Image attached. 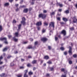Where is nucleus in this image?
Segmentation results:
<instances>
[{
    "label": "nucleus",
    "mask_w": 77,
    "mask_h": 77,
    "mask_svg": "<svg viewBox=\"0 0 77 77\" xmlns=\"http://www.w3.org/2000/svg\"><path fill=\"white\" fill-rule=\"evenodd\" d=\"M14 35H15V36L13 38V39L14 41H15V42H17V41H18V39H16L15 38V37H18V32H16L14 34Z\"/></svg>",
    "instance_id": "1"
},
{
    "label": "nucleus",
    "mask_w": 77,
    "mask_h": 77,
    "mask_svg": "<svg viewBox=\"0 0 77 77\" xmlns=\"http://www.w3.org/2000/svg\"><path fill=\"white\" fill-rule=\"evenodd\" d=\"M39 17L41 18L42 17L43 19L45 18L46 17V15L45 14H40L39 15Z\"/></svg>",
    "instance_id": "2"
},
{
    "label": "nucleus",
    "mask_w": 77,
    "mask_h": 77,
    "mask_svg": "<svg viewBox=\"0 0 77 77\" xmlns=\"http://www.w3.org/2000/svg\"><path fill=\"white\" fill-rule=\"evenodd\" d=\"M7 39V38H0V40L1 41H4V40L5 41V44H8V42L6 41Z\"/></svg>",
    "instance_id": "3"
},
{
    "label": "nucleus",
    "mask_w": 77,
    "mask_h": 77,
    "mask_svg": "<svg viewBox=\"0 0 77 77\" xmlns=\"http://www.w3.org/2000/svg\"><path fill=\"white\" fill-rule=\"evenodd\" d=\"M26 20V19L25 17H23L22 18V21H21V23L23 24V25H25L26 24V23L25 22V21Z\"/></svg>",
    "instance_id": "4"
},
{
    "label": "nucleus",
    "mask_w": 77,
    "mask_h": 77,
    "mask_svg": "<svg viewBox=\"0 0 77 77\" xmlns=\"http://www.w3.org/2000/svg\"><path fill=\"white\" fill-rule=\"evenodd\" d=\"M73 23H76L77 22V19H76V16H74L73 18Z\"/></svg>",
    "instance_id": "5"
},
{
    "label": "nucleus",
    "mask_w": 77,
    "mask_h": 77,
    "mask_svg": "<svg viewBox=\"0 0 77 77\" xmlns=\"http://www.w3.org/2000/svg\"><path fill=\"white\" fill-rule=\"evenodd\" d=\"M52 25L53 28H54V22H51V23L49 25L50 26Z\"/></svg>",
    "instance_id": "6"
},
{
    "label": "nucleus",
    "mask_w": 77,
    "mask_h": 77,
    "mask_svg": "<svg viewBox=\"0 0 77 77\" xmlns=\"http://www.w3.org/2000/svg\"><path fill=\"white\" fill-rule=\"evenodd\" d=\"M42 41L43 42H45L47 41V38H42L41 39Z\"/></svg>",
    "instance_id": "7"
},
{
    "label": "nucleus",
    "mask_w": 77,
    "mask_h": 77,
    "mask_svg": "<svg viewBox=\"0 0 77 77\" xmlns=\"http://www.w3.org/2000/svg\"><path fill=\"white\" fill-rule=\"evenodd\" d=\"M61 71H64V73L65 74H66V73H67V70H65L64 69H61Z\"/></svg>",
    "instance_id": "8"
},
{
    "label": "nucleus",
    "mask_w": 77,
    "mask_h": 77,
    "mask_svg": "<svg viewBox=\"0 0 77 77\" xmlns=\"http://www.w3.org/2000/svg\"><path fill=\"white\" fill-rule=\"evenodd\" d=\"M61 33H62L64 36H65L66 35V31L65 30H63L61 32Z\"/></svg>",
    "instance_id": "9"
},
{
    "label": "nucleus",
    "mask_w": 77,
    "mask_h": 77,
    "mask_svg": "<svg viewBox=\"0 0 77 77\" xmlns=\"http://www.w3.org/2000/svg\"><path fill=\"white\" fill-rule=\"evenodd\" d=\"M42 25V23H41V22H38L36 23V26H41Z\"/></svg>",
    "instance_id": "10"
},
{
    "label": "nucleus",
    "mask_w": 77,
    "mask_h": 77,
    "mask_svg": "<svg viewBox=\"0 0 77 77\" xmlns=\"http://www.w3.org/2000/svg\"><path fill=\"white\" fill-rule=\"evenodd\" d=\"M57 6H58V5L60 7H62V6H63V5L62 4H60V3H57Z\"/></svg>",
    "instance_id": "11"
},
{
    "label": "nucleus",
    "mask_w": 77,
    "mask_h": 77,
    "mask_svg": "<svg viewBox=\"0 0 77 77\" xmlns=\"http://www.w3.org/2000/svg\"><path fill=\"white\" fill-rule=\"evenodd\" d=\"M8 48H9V47H6L3 49V51H6V50H7Z\"/></svg>",
    "instance_id": "12"
},
{
    "label": "nucleus",
    "mask_w": 77,
    "mask_h": 77,
    "mask_svg": "<svg viewBox=\"0 0 77 77\" xmlns=\"http://www.w3.org/2000/svg\"><path fill=\"white\" fill-rule=\"evenodd\" d=\"M3 59V57H2V56H1V57H0V64H2L3 63L2 62H1V60Z\"/></svg>",
    "instance_id": "13"
},
{
    "label": "nucleus",
    "mask_w": 77,
    "mask_h": 77,
    "mask_svg": "<svg viewBox=\"0 0 77 77\" xmlns=\"http://www.w3.org/2000/svg\"><path fill=\"white\" fill-rule=\"evenodd\" d=\"M63 21H65V22H66V21H68V19L65 18L63 17Z\"/></svg>",
    "instance_id": "14"
},
{
    "label": "nucleus",
    "mask_w": 77,
    "mask_h": 77,
    "mask_svg": "<svg viewBox=\"0 0 77 77\" xmlns=\"http://www.w3.org/2000/svg\"><path fill=\"white\" fill-rule=\"evenodd\" d=\"M28 12V9L26 8L23 10V12H25V13H27V12Z\"/></svg>",
    "instance_id": "15"
},
{
    "label": "nucleus",
    "mask_w": 77,
    "mask_h": 77,
    "mask_svg": "<svg viewBox=\"0 0 77 77\" xmlns=\"http://www.w3.org/2000/svg\"><path fill=\"white\" fill-rule=\"evenodd\" d=\"M44 58L45 59H49V57L48 56H46L44 57Z\"/></svg>",
    "instance_id": "16"
},
{
    "label": "nucleus",
    "mask_w": 77,
    "mask_h": 77,
    "mask_svg": "<svg viewBox=\"0 0 77 77\" xmlns=\"http://www.w3.org/2000/svg\"><path fill=\"white\" fill-rule=\"evenodd\" d=\"M69 53L70 55H71L72 54V51H71V50H69Z\"/></svg>",
    "instance_id": "17"
},
{
    "label": "nucleus",
    "mask_w": 77,
    "mask_h": 77,
    "mask_svg": "<svg viewBox=\"0 0 77 77\" xmlns=\"http://www.w3.org/2000/svg\"><path fill=\"white\" fill-rule=\"evenodd\" d=\"M9 3H5V6H9Z\"/></svg>",
    "instance_id": "18"
},
{
    "label": "nucleus",
    "mask_w": 77,
    "mask_h": 77,
    "mask_svg": "<svg viewBox=\"0 0 77 77\" xmlns=\"http://www.w3.org/2000/svg\"><path fill=\"white\" fill-rule=\"evenodd\" d=\"M21 24H20L18 26V30H20L21 28Z\"/></svg>",
    "instance_id": "19"
},
{
    "label": "nucleus",
    "mask_w": 77,
    "mask_h": 77,
    "mask_svg": "<svg viewBox=\"0 0 77 77\" xmlns=\"http://www.w3.org/2000/svg\"><path fill=\"white\" fill-rule=\"evenodd\" d=\"M36 63V60H34L32 61V63L34 64V63Z\"/></svg>",
    "instance_id": "20"
},
{
    "label": "nucleus",
    "mask_w": 77,
    "mask_h": 77,
    "mask_svg": "<svg viewBox=\"0 0 77 77\" xmlns=\"http://www.w3.org/2000/svg\"><path fill=\"white\" fill-rule=\"evenodd\" d=\"M32 74H33V72L30 71L29 72V75H32Z\"/></svg>",
    "instance_id": "21"
},
{
    "label": "nucleus",
    "mask_w": 77,
    "mask_h": 77,
    "mask_svg": "<svg viewBox=\"0 0 77 77\" xmlns=\"http://www.w3.org/2000/svg\"><path fill=\"white\" fill-rule=\"evenodd\" d=\"M60 49L61 50H65V48L63 47H61L60 48Z\"/></svg>",
    "instance_id": "22"
},
{
    "label": "nucleus",
    "mask_w": 77,
    "mask_h": 77,
    "mask_svg": "<svg viewBox=\"0 0 77 77\" xmlns=\"http://www.w3.org/2000/svg\"><path fill=\"white\" fill-rule=\"evenodd\" d=\"M69 64H71L72 63V62L71 60H69Z\"/></svg>",
    "instance_id": "23"
},
{
    "label": "nucleus",
    "mask_w": 77,
    "mask_h": 77,
    "mask_svg": "<svg viewBox=\"0 0 77 77\" xmlns=\"http://www.w3.org/2000/svg\"><path fill=\"white\" fill-rule=\"evenodd\" d=\"M65 13H66V14H69V11L66 10L65 11Z\"/></svg>",
    "instance_id": "24"
},
{
    "label": "nucleus",
    "mask_w": 77,
    "mask_h": 77,
    "mask_svg": "<svg viewBox=\"0 0 77 77\" xmlns=\"http://www.w3.org/2000/svg\"><path fill=\"white\" fill-rule=\"evenodd\" d=\"M54 14H55V12H52V13H51V15H53Z\"/></svg>",
    "instance_id": "25"
},
{
    "label": "nucleus",
    "mask_w": 77,
    "mask_h": 77,
    "mask_svg": "<svg viewBox=\"0 0 77 77\" xmlns=\"http://www.w3.org/2000/svg\"><path fill=\"white\" fill-rule=\"evenodd\" d=\"M2 30V26L0 25V32H1Z\"/></svg>",
    "instance_id": "26"
},
{
    "label": "nucleus",
    "mask_w": 77,
    "mask_h": 77,
    "mask_svg": "<svg viewBox=\"0 0 77 77\" xmlns=\"http://www.w3.org/2000/svg\"><path fill=\"white\" fill-rule=\"evenodd\" d=\"M10 66H14V63H11V64H10Z\"/></svg>",
    "instance_id": "27"
},
{
    "label": "nucleus",
    "mask_w": 77,
    "mask_h": 77,
    "mask_svg": "<svg viewBox=\"0 0 77 77\" xmlns=\"http://www.w3.org/2000/svg\"><path fill=\"white\" fill-rule=\"evenodd\" d=\"M73 19V18H71L69 20V21L70 22V23H71L72 21V19Z\"/></svg>",
    "instance_id": "28"
},
{
    "label": "nucleus",
    "mask_w": 77,
    "mask_h": 77,
    "mask_svg": "<svg viewBox=\"0 0 77 77\" xmlns=\"http://www.w3.org/2000/svg\"><path fill=\"white\" fill-rule=\"evenodd\" d=\"M4 68V66L0 67V69H3Z\"/></svg>",
    "instance_id": "29"
},
{
    "label": "nucleus",
    "mask_w": 77,
    "mask_h": 77,
    "mask_svg": "<svg viewBox=\"0 0 77 77\" xmlns=\"http://www.w3.org/2000/svg\"><path fill=\"white\" fill-rule=\"evenodd\" d=\"M22 74L19 75H17V77H22Z\"/></svg>",
    "instance_id": "30"
},
{
    "label": "nucleus",
    "mask_w": 77,
    "mask_h": 77,
    "mask_svg": "<svg viewBox=\"0 0 77 77\" xmlns=\"http://www.w3.org/2000/svg\"><path fill=\"white\" fill-rule=\"evenodd\" d=\"M5 73H3L0 75L1 77H3L5 75Z\"/></svg>",
    "instance_id": "31"
},
{
    "label": "nucleus",
    "mask_w": 77,
    "mask_h": 77,
    "mask_svg": "<svg viewBox=\"0 0 77 77\" xmlns=\"http://www.w3.org/2000/svg\"><path fill=\"white\" fill-rule=\"evenodd\" d=\"M44 24L45 26H47L48 25V23L45 22L44 23Z\"/></svg>",
    "instance_id": "32"
},
{
    "label": "nucleus",
    "mask_w": 77,
    "mask_h": 77,
    "mask_svg": "<svg viewBox=\"0 0 77 77\" xmlns=\"http://www.w3.org/2000/svg\"><path fill=\"white\" fill-rule=\"evenodd\" d=\"M24 72H25V73L24 74H26L27 73V72H28V70H26L24 71Z\"/></svg>",
    "instance_id": "33"
},
{
    "label": "nucleus",
    "mask_w": 77,
    "mask_h": 77,
    "mask_svg": "<svg viewBox=\"0 0 77 77\" xmlns=\"http://www.w3.org/2000/svg\"><path fill=\"white\" fill-rule=\"evenodd\" d=\"M70 29L71 30H74V27H71Z\"/></svg>",
    "instance_id": "34"
},
{
    "label": "nucleus",
    "mask_w": 77,
    "mask_h": 77,
    "mask_svg": "<svg viewBox=\"0 0 77 77\" xmlns=\"http://www.w3.org/2000/svg\"><path fill=\"white\" fill-rule=\"evenodd\" d=\"M42 33H44L45 32V30L43 29L42 30Z\"/></svg>",
    "instance_id": "35"
},
{
    "label": "nucleus",
    "mask_w": 77,
    "mask_h": 77,
    "mask_svg": "<svg viewBox=\"0 0 77 77\" xmlns=\"http://www.w3.org/2000/svg\"><path fill=\"white\" fill-rule=\"evenodd\" d=\"M47 63L49 64H51V61H49L47 62Z\"/></svg>",
    "instance_id": "36"
},
{
    "label": "nucleus",
    "mask_w": 77,
    "mask_h": 77,
    "mask_svg": "<svg viewBox=\"0 0 77 77\" xmlns=\"http://www.w3.org/2000/svg\"><path fill=\"white\" fill-rule=\"evenodd\" d=\"M73 57H77V55L76 54H74L73 56Z\"/></svg>",
    "instance_id": "37"
},
{
    "label": "nucleus",
    "mask_w": 77,
    "mask_h": 77,
    "mask_svg": "<svg viewBox=\"0 0 77 77\" xmlns=\"http://www.w3.org/2000/svg\"><path fill=\"white\" fill-rule=\"evenodd\" d=\"M57 20H58V21H60V17H58L57 18Z\"/></svg>",
    "instance_id": "38"
},
{
    "label": "nucleus",
    "mask_w": 77,
    "mask_h": 77,
    "mask_svg": "<svg viewBox=\"0 0 77 77\" xmlns=\"http://www.w3.org/2000/svg\"><path fill=\"white\" fill-rule=\"evenodd\" d=\"M28 76L27 75H26V74H24V77H28Z\"/></svg>",
    "instance_id": "39"
},
{
    "label": "nucleus",
    "mask_w": 77,
    "mask_h": 77,
    "mask_svg": "<svg viewBox=\"0 0 77 77\" xmlns=\"http://www.w3.org/2000/svg\"><path fill=\"white\" fill-rule=\"evenodd\" d=\"M37 29H38V30H40L41 28H40V27H37Z\"/></svg>",
    "instance_id": "40"
},
{
    "label": "nucleus",
    "mask_w": 77,
    "mask_h": 77,
    "mask_svg": "<svg viewBox=\"0 0 77 77\" xmlns=\"http://www.w3.org/2000/svg\"><path fill=\"white\" fill-rule=\"evenodd\" d=\"M62 77H66V75H62Z\"/></svg>",
    "instance_id": "41"
},
{
    "label": "nucleus",
    "mask_w": 77,
    "mask_h": 77,
    "mask_svg": "<svg viewBox=\"0 0 77 77\" xmlns=\"http://www.w3.org/2000/svg\"><path fill=\"white\" fill-rule=\"evenodd\" d=\"M24 68V67H23V66H21L20 67V69H23V68Z\"/></svg>",
    "instance_id": "42"
},
{
    "label": "nucleus",
    "mask_w": 77,
    "mask_h": 77,
    "mask_svg": "<svg viewBox=\"0 0 77 77\" xmlns=\"http://www.w3.org/2000/svg\"><path fill=\"white\" fill-rule=\"evenodd\" d=\"M48 48L49 50H51V48L50 46H48Z\"/></svg>",
    "instance_id": "43"
},
{
    "label": "nucleus",
    "mask_w": 77,
    "mask_h": 77,
    "mask_svg": "<svg viewBox=\"0 0 77 77\" xmlns=\"http://www.w3.org/2000/svg\"><path fill=\"white\" fill-rule=\"evenodd\" d=\"M30 41H33V39L31 38H30Z\"/></svg>",
    "instance_id": "44"
},
{
    "label": "nucleus",
    "mask_w": 77,
    "mask_h": 77,
    "mask_svg": "<svg viewBox=\"0 0 77 77\" xmlns=\"http://www.w3.org/2000/svg\"><path fill=\"white\" fill-rule=\"evenodd\" d=\"M58 39V38H57V37H55V41H57Z\"/></svg>",
    "instance_id": "45"
},
{
    "label": "nucleus",
    "mask_w": 77,
    "mask_h": 77,
    "mask_svg": "<svg viewBox=\"0 0 77 77\" xmlns=\"http://www.w3.org/2000/svg\"><path fill=\"white\" fill-rule=\"evenodd\" d=\"M8 37L9 38H11V37H12V35H8Z\"/></svg>",
    "instance_id": "46"
},
{
    "label": "nucleus",
    "mask_w": 77,
    "mask_h": 77,
    "mask_svg": "<svg viewBox=\"0 0 77 77\" xmlns=\"http://www.w3.org/2000/svg\"><path fill=\"white\" fill-rule=\"evenodd\" d=\"M27 66L28 67L30 66V64H27Z\"/></svg>",
    "instance_id": "47"
},
{
    "label": "nucleus",
    "mask_w": 77,
    "mask_h": 77,
    "mask_svg": "<svg viewBox=\"0 0 77 77\" xmlns=\"http://www.w3.org/2000/svg\"><path fill=\"white\" fill-rule=\"evenodd\" d=\"M18 5H19L18 4H16L15 5V6H16V7H18Z\"/></svg>",
    "instance_id": "48"
},
{
    "label": "nucleus",
    "mask_w": 77,
    "mask_h": 77,
    "mask_svg": "<svg viewBox=\"0 0 77 77\" xmlns=\"http://www.w3.org/2000/svg\"><path fill=\"white\" fill-rule=\"evenodd\" d=\"M37 44H38V42H36L35 43V45H37Z\"/></svg>",
    "instance_id": "49"
},
{
    "label": "nucleus",
    "mask_w": 77,
    "mask_h": 77,
    "mask_svg": "<svg viewBox=\"0 0 77 77\" xmlns=\"http://www.w3.org/2000/svg\"><path fill=\"white\" fill-rule=\"evenodd\" d=\"M32 48V46H29L28 47V48H29V49H30V48Z\"/></svg>",
    "instance_id": "50"
},
{
    "label": "nucleus",
    "mask_w": 77,
    "mask_h": 77,
    "mask_svg": "<svg viewBox=\"0 0 77 77\" xmlns=\"http://www.w3.org/2000/svg\"><path fill=\"white\" fill-rule=\"evenodd\" d=\"M13 23H16V21L15 20H14L13 21Z\"/></svg>",
    "instance_id": "51"
},
{
    "label": "nucleus",
    "mask_w": 77,
    "mask_h": 77,
    "mask_svg": "<svg viewBox=\"0 0 77 77\" xmlns=\"http://www.w3.org/2000/svg\"><path fill=\"white\" fill-rule=\"evenodd\" d=\"M51 71H53V70H54V68H51Z\"/></svg>",
    "instance_id": "52"
},
{
    "label": "nucleus",
    "mask_w": 77,
    "mask_h": 77,
    "mask_svg": "<svg viewBox=\"0 0 77 77\" xmlns=\"http://www.w3.org/2000/svg\"><path fill=\"white\" fill-rule=\"evenodd\" d=\"M44 13H46L47 12V11L46 10H44L43 11Z\"/></svg>",
    "instance_id": "53"
},
{
    "label": "nucleus",
    "mask_w": 77,
    "mask_h": 77,
    "mask_svg": "<svg viewBox=\"0 0 77 77\" xmlns=\"http://www.w3.org/2000/svg\"><path fill=\"white\" fill-rule=\"evenodd\" d=\"M10 57H11V56H9L7 57V58L8 59H9V58H10Z\"/></svg>",
    "instance_id": "54"
},
{
    "label": "nucleus",
    "mask_w": 77,
    "mask_h": 77,
    "mask_svg": "<svg viewBox=\"0 0 77 77\" xmlns=\"http://www.w3.org/2000/svg\"><path fill=\"white\" fill-rule=\"evenodd\" d=\"M64 54L65 55H66V54H67V52H64Z\"/></svg>",
    "instance_id": "55"
},
{
    "label": "nucleus",
    "mask_w": 77,
    "mask_h": 77,
    "mask_svg": "<svg viewBox=\"0 0 77 77\" xmlns=\"http://www.w3.org/2000/svg\"><path fill=\"white\" fill-rule=\"evenodd\" d=\"M27 42H25L23 43V44H27Z\"/></svg>",
    "instance_id": "56"
},
{
    "label": "nucleus",
    "mask_w": 77,
    "mask_h": 77,
    "mask_svg": "<svg viewBox=\"0 0 77 77\" xmlns=\"http://www.w3.org/2000/svg\"><path fill=\"white\" fill-rule=\"evenodd\" d=\"M72 48L71 47L69 46V50H71Z\"/></svg>",
    "instance_id": "57"
},
{
    "label": "nucleus",
    "mask_w": 77,
    "mask_h": 77,
    "mask_svg": "<svg viewBox=\"0 0 77 77\" xmlns=\"http://www.w3.org/2000/svg\"><path fill=\"white\" fill-rule=\"evenodd\" d=\"M60 23L61 24H64V23L62 22H60Z\"/></svg>",
    "instance_id": "58"
},
{
    "label": "nucleus",
    "mask_w": 77,
    "mask_h": 77,
    "mask_svg": "<svg viewBox=\"0 0 77 77\" xmlns=\"http://www.w3.org/2000/svg\"><path fill=\"white\" fill-rule=\"evenodd\" d=\"M62 9H59L58 10V11H59V12H61L62 11Z\"/></svg>",
    "instance_id": "59"
},
{
    "label": "nucleus",
    "mask_w": 77,
    "mask_h": 77,
    "mask_svg": "<svg viewBox=\"0 0 77 77\" xmlns=\"http://www.w3.org/2000/svg\"><path fill=\"white\" fill-rule=\"evenodd\" d=\"M28 58H32V57H31V56H28Z\"/></svg>",
    "instance_id": "60"
},
{
    "label": "nucleus",
    "mask_w": 77,
    "mask_h": 77,
    "mask_svg": "<svg viewBox=\"0 0 77 77\" xmlns=\"http://www.w3.org/2000/svg\"><path fill=\"white\" fill-rule=\"evenodd\" d=\"M21 60L22 62H23V61H24V60L23 59H22Z\"/></svg>",
    "instance_id": "61"
},
{
    "label": "nucleus",
    "mask_w": 77,
    "mask_h": 77,
    "mask_svg": "<svg viewBox=\"0 0 77 77\" xmlns=\"http://www.w3.org/2000/svg\"><path fill=\"white\" fill-rule=\"evenodd\" d=\"M24 5H22L20 6V8H24Z\"/></svg>",
    "instance_id": "62"
},
{
    "label": "nucleus",
    "mask_w": 77,
    "mask_h": 77,
    "mask_svg": "<svg viewBox=\"0 0 77 77\" xmlns=\"http://www.w3.org/2000/svg\"><path fill=\"white\" fill-rule=\"evenodd\" d=\"M19 10V9L18 8H17V9H16V11H18Z\"/></svg>",
    "instance_id": "63"
},
{
    "label": "nucleus",
    "mask_w": 77,
    "mask_h": 77,
    "mask_svg": "<svg viewBox=\"0 0 77 77\" xmlns=\"http://www.w3.org/2000/svg\"><path fill=\"white\" fill-rule=\"evenodd\" d=\"M75 7L76 8H77V4L75 5Z\"/></svg>",
    "instance_id": "64"
}]
</instances>
